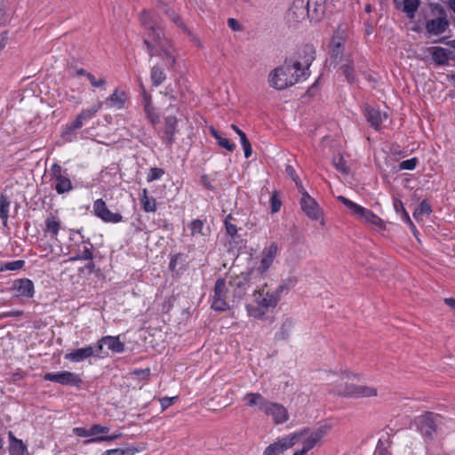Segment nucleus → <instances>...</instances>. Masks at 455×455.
Segmentation results:
<instances>
[{"label":"nucleus","instance_id":"f257e3e1","mask_svg":"<svg viewBox=\"0 0 455 455\" xmlns=\"http://www.w3.org/2000/svg\"><path fill=\"white\" fill-rule=\"evenodd\" d=\"M140 20L144 29V44L147 45L150 56L171 57L172 54V45L164 34L161 17L156 12L144 10L140 14Z\"/></svg>","mask_w":455,"mask_h":455},{"label":"nucleus","instance_id":"f03ea898","mask_svg":"<svg viewBox=\"0 0 455 455\" xmlns=\"http://www.w3.org/2000/svg\"><path fill=\"white\" fill-rule=\"evenodd\" d=\"M310 63L302 67L300 62L285 59L284 64L279 66L268 75L267 82L270 87L283 91L306 80L310 76Z\"/></svg>","mask_w":455,"mask_h":455},{"label":"nucleus","instance_id":"7ed1b4c3","mask_svg":"<svg viewBox=\"0 0 455 455\" xmlns=\"http://www.w3.org/2000/svg\"><path fill=\"white\" fill-rule=\"evenodd\" d=\"M243 399L247 400V406L258 407L267 416L272 417L275 424H282L288 420V411L283 405L267 400L259 393H248Z\"/></svg>","mask_w":455,"mask_h":455},{"label":"nucleus","instance_id":"20e7f679","mask_svg":"<svg viewBox=\"0 0 455 455\" xmlns=\"http://www.w3.org/2000/svg\"><path fill=\"white\" fill-rule=\"evenodd\" d=\"M337 200L343 204L349 211V213L355 216L358 220L371 225V228L376 230L386 229L385 222L372 211L354 203L343 196H339Z\"/></svg>","mask_w":455,"mask_h":455},{"label":"nucleus","instance_id":"39448f33","mask_svg":"<svg viewBox=\"0 0 455 455\" xmlns=\"http://www.w3.org/2000/svg\"><path fill=\"white\" fill-rule=\"evenodd\" d=\"M450 26L446 10L438 4L432 5L431 17L426 20L425 29L428 36H436L444 33Z\"/></svg>","mask_w":455,"mask_h":455},{"label":"nucleus","instance_id":"423d86ee","mask_svg":"<svg viewBox=\"0 0 455 455\" xmlns=\"http://www.w3.org/2000/svg\"><path fill=\"white\" fill-rule=\"evenodd\" d=\"M257 274L254 269H248L241 272L239 275H231L228 280V285L233 290V301L239 302L246 294L248 289L253 283V279Z\"/></svg>","mask_w":455,"mask_h":455},{"label":"nucleus","instance_id":"0eeeda50","mask_svg":"<svg viewBox=\"0 0 455 455\" xmlns=\"http://www.w3.org/2000/svg\"><path fill=\"white\" fill-rule=\"evenodd\" d=\"M103 103L99 101L90 108L83 109L77 116L70 123L67 124L65 129L61 132V137L66 140H72L75 131L80 129L84 122L91 120L102 108Z\"/></svg>","mask_w":455,"mask_h":455},{"label":"nucleus","instance_id":"6e6552de","mask_svg":"<svg viewBox=\"0 0 455 455\" xmlns=\"http://www.w3.org/2000/svg\"><path fill=\"white\" fill-rule=\"evenodd\" d=\"M443 421V416L434 412H427L415 419V425L424 437L432 440L435 433L441 428Z\"/></svg>","mask_w":455,"mask_h":455},{"label":"nucleus","instance_id":"1a4fd4ad","mask_svg":"<svg viewBox=\"0 0 455 455\" xmlns=\"http://www.w3.org/2000/svg\"><path fill=\"white\" fill-rule=\"evenodd\" d=\"M74 234H79L81 235V241L76 243L72 245L71 252L73 256L69 258L70 261H78V260H85V259H93L94 254L93 250L94 246L91 243L90 238H84V235H81V229L75 230L72 229L70 231V239L73 240L72 236Z\"/></svg>","mask_w":455,"mask_h":455},{"label":"nucleus","instance_id":"9d476101","mask_svg":"<svg viewBox=\"0 0 455 455\" xmlns=\"http://www.w3.org/2000/svg\"><path fill=\"white\" fill-rule=\"evenodd\" d=\"M50 177L54 180V189L59 195L68 193L73 189L68 169H63L54 163L50 169Z\"/></svg>","mask_w":455,"mask_h":455},{"label":"nucleus","instance_id":"9b49d317","mask_svg":"<svg viewBox=\"0 0 455 455\" xmlns=\"http://www.w3.org/2000/svg\"><path fill=\"white\" fill-rule=\"evenodd\" d=\"M228 289L224 278H218L214 284V295L212 301V308L215 311L224 312L229 309L226 301Z\"/></svg>","mask_w":455,"mask_h":455},{"label":"nucleus","instance_id":"f8f14e48","mask_svg":"<svg viewBox=\"0 0 455 455\" xmlns=\"http://www.w3.org/2000/svg\"><path fill=\"white\" fill-rule=\"evenodd\" d=\"M300 435L293 434L282 438L277 439L275 443L269 444L262 455H280L283 454L286 450L291 448L296 440Z\"/></svg>","mask_w":455,"mask_h":455},{"label":"nucleus","instance_id":"ddd939ff","mask_svg":"<svg viewBox=\"0 0 455 455\" xmlns=\"http://www.w3.org/2000/svg\"><path fill=\"white\" fill-rule=\"evenodd\" d=\"M93 214L104 222L118 223L123 220V216L119 212H112L107 207L106 202L100 198L93 203Z\"/></svg>","mask_w":455,"mask_h":455},{"label":"nucleus","instance_id":"4468645a","mask_svg":"<svg viewBox=\"0 0 455 455\" xmlns=\"http://www.w3.org/2000/svg\"><path fill=\"white\" fill-rule=\"evenodd\" d=\"M279 253V246L276 243L273 242L270 245L265 248L262 251V258L259 261V265L255 270V273L258 275L266 274L270 267L272 266L275 257Z\"/></svg>","mask_w":455,"mask_h":455},{"label":"nucleus","instance_id":"2eb2a0df","mask_svg":"<svg viewBox=\"0 0 455 455\" xmlns=\"http://www.w3.org/2000/svg\"><path fill=\"white\" fill-rule=\"evenodd\" d=\"M300 206L303 212L313 220H318L323 215L319 204L309 194H306L304 197H301Z\"/></svg>","mask_w":455,"mask_h":455},{"label":"nucleus","instance_id":"dca6fc26","mask_svg":"<svg viewBox=\"0 0 455 455\" xmlns=\"http://www.w3.org/2000/svg\"><path fill=\"white\" fill-rule=\"evenodd\" d=\"M178 132V118L175 116H167L164 117V125L161 139L164 140L168 147H172L175 142V135Z\"/></svg>","mask_w":455,"mask_h":455},{"label":"nucleus","instance_id":"f3484780","mask_svg":"<svg viewBox=\"0 0 455 455\" xmlns=\"http://www.w3.org/2000/svg\"><path fill=\"white\" fill-rule=\"evenodd\" d=\"M363 115L368 124L376 131L380 130L382 123L387 118L386 112H382L379 108L370 105H365Z\"/></svg>","mask_w":455,"mask_h":455},{"label":"nucleus","instance_id":"a211bd4d","mask_svg":"<svg viewBox=\"0 0 455 455\" xmlns=\"http://www.w3.org/2000/svg\"><path fill=\"white\" fill-rule=\"evenodd\" d=\"M307 0H294L288 12V18L293 22H301L309 20Z\"/></svg>","mask_w":455,"mask_h":455},{"label":"nucleus","instance_id":"6ab92c4d","mask_svg":"<svg viewBox=\"0 0 455 455\" xmlns=\"http://www.w3.org/2000/svg\"><path fill=\"white\" fill-rule=\"evenodd\" d=\"M344 33V31H337L334 33L329 45V52L331 57H339L346 54L347 41Z\"/></svg>","mask_w":455,"mask_h":455},{"label":"nucleus","instance_id":"aec40b11","mask_svg":"<svg viewBox=\"0 0 455 455\" xmlns=\"http://www.w3.org/2000/svg\"><path fill=\"white\" fill-rule=\"evenodd\" d=\"M12 290L16 291L17 297L30 299L35 294L34 283L28 278H20L14 280L12 283Z\"/></svg>","mask_w":455,"mask_h":455},{"label":"nucleus","instance_id":"412c9836","mask_svg":"<svg viewBox=\"0 0 455 455\" xmlns=\"http://www.w3.org/2000/svg\"><path fill=\"white\" fill-rule=\"evenodd\" d=\"M330 429V426L323 425L311 432L310 435L307 437L303 441V447L302 449L305 450L307 452H308L310 450H312L320 441L323 439V437L327 434V432Z\"/></svg>","mask_w":455,"mask_h":455},{"label":"nucleus","instance_id":"4be33fe9","mask_svg":"<svg viewBox=\"0 0 455 455\" xmlns=\"http://www.w3.org/2000/svg\"><path fill=\"white\" fill-rule=\"evenodd\" d=\"M310 21H319L325 12V0H307Z\"/></svg>","mask_w":455,"mask_h":455},{"label":"nucleus","instance_id":"5701e85b","mask_svg":"<svg viewBox=\"0 0 455 455\" xmlns=\"http://www.w3.org/2000/svg\"><path fill=\"white\" fill-rule=\"evenodd\" d=\"M395 5L406 14L410 20L415 18L416 12L421 4V0H394Z\"/></svg>","mask_w":455,"mask_h":455},{"label":"nucleus","instance_id":"b1692460","mask_svg":"<svg viewBox=\"0 0 455 455\" xmlns=\"http://www.w3.org/2000/svg\"><path fill=\"white\" fill-rule=\"evenodd\" d=\"M94 355V351L92 349V345H88L84 347L74 349L64 355V358L72 363H81Z\"/></svg>","mask_w":455,"mask_h":455},{"label":"nucleus","instance_id":"393cba45","mask_svg":"<svg viewBox=\"0 0 455 455\" xmlns=\"http://www.w3.org/2000/svg\"><path fill=\"white\" fill-rule=\"evenodd\" d=\"M253 297L257 304L264 307L266 309L275 307L279 302L278 295L274 294L273 292H267L263 296L261 291L254 290Z\"/></svg>","mask_w":455,"mask_h":455},{"label":"nucleus","instance_id":"a878e982","mask_svg":"<svg viewBox=\"0 0 455 455\" xmlns=\"http://www.w3.org/2000/svg\"><path fill=\"white\" fill-rule=\"evenodd\" d=\"M10 455H30L27 445L18 439L12 431L8 433Z\"/></svg>","mask_w":455,"mask_h":455},{"label":"nucleus","instance_id":"bb28decb","mask_svg":"<svg viewBox=\"0 0 455 455\" xmlns=\"http://www.w3.org/2000/svg\"><path fill=\"white\" fill-rule=\"evenodd\" d=\"M83 384L84 381L79 374L68 371H60V385L74 387L77 389H81Z\"/></svg>","mask_w":455,"mask_h":455},{"label":"nucleus","instance_id":"cd10ccee","mask_svg":"<svg viewBox=\"0 0 455 455\" xmlns=\"http://www.w3.org/2000/svg\"><path fill=\"white\" fill-rule=\"evenodd\" d=\"M127 100V96L124 91H120L119 89H116L111 95H109L106 100L105 104L109 107H115L118 109H121L124 107L125 101Z\"/></svg>","mask_w":455,"mask_h":455},{"label":"nucleus","instance_id":"c85d7f7f","mask_svg":"<svg viewBox=\"0 0 455 455\" xmlns=\"http://www.w3.org/2000/svg\"><path fill=\"white\" fill-rule=\"evenodd\" d=\"M45 228L44 232L49 234L52 239H56L60 229V222L58 218L52 214L44 220Z\"/></svg>","mask_w":455,"mask_h":455},{"label":"nucleus","instance_id":"c756f323","mask_svg":"<svg viewBox=\"0 0 455 455\" xmlns=\"http://www.w3.org/2000/svg\"><path fill=\"white\" fill-rule=\"evenodd\" d=\"M101 343H105V346L114 353L120 354L124 351V344L120 341L119 337L104 336L101 338Z\"/></svg>","mask_w":455,"mask_h":455},{"label":"nucleus","instance_id":"7c9ffc66","mask_svg":"<svg viewBox=\"0 0 455 455\" xmlns=\"http://www.w3.org/2000/svg\"><path fill=\"white\" fill-rule=\"evenodd\" d=\"M150 79L152 85L158 87L166 79L165 68L161 65H156L151 68Z\"/></svg>","mask_w":455,"mask_h":455},{"label":"nucleus","instance_id":"2f4dec72","mask_svg":"<svg viewBox=\"0 0 455 455\" xmlns=\"http://www.w3.org/2000/svg\"><path fill=\"white\" fill-rule=\"evenodd\" d=\"M140 204L143 211L146 212H155L157 209L156 199L148 196L147 188L142 189V193L140 195Z\"/></svg>","mask_w":455,"mask_h":455},{"label":"nucleus","instance_id":"473e14b6","mask_svg":"<svg viewBox=\"0 0 455 455\" xmlns=\"http://www.w3.org/2000/svg\"><path fill=\"white\" fill-rule=\"evenodd\" d=\"M210 133L217 140L219 146L226 148L229 152L235 150V145L230 142L228 139L223 138L214 127H210Z\"/></svg>","mask_w":455,"mask_h":455},{"label":"nucleus","instance_id":"72a5a7b5","mask_svg":"<svg viewBox=\"0 0 455 455\" xmlns=\"http://www.w3.org/2000/svg\"><path fill=\"white\" fill-rule=\"evenodd\" d=\"M293 327V322L290 318H286L283 323L279 329V331L275 333L276 340H285L290 337V332L291 328Z\"/></svg>","mask_w":455,"mask_h":455},{"label":"nucleus","instance_id":"f704fd0d","mask_svg":"<svg viewBox=\"0 0 455 455\" xmlns=\"http://www.w3.org/2000/svg\"><path fill=\"white\" fill-rule=\"evenodd\" d=\"M347 63L342 64L339 68L341 73L346 77L347 81L349 84H353L355 82L356 77L355 74V68L353 66V61L347 59Z\"/></svg>","mask_w":455,"mask_h":455},{"label":"nucleus","instance_id":"c9c22d12","mask_svg":"<svg viewBox=\"0 0 455 455\" xmlns=\"http://www.w3.org/2000/svg\"><path fill=\"white\" fill-rule=\"evenodd\" d=\"M358 386L352 383H345L338 387V394L342 396L355 398Z\"/></svg>","mask_w":455,"mask_h":455},{"label":"nucleus","instance_id":"e433bc0d","mask_svg":"<svg viewBox=\"0 0 455 455\" xmlns=\"http://www.w3.org/2000/svg\"><path fill=\"white\" fill-rule=\"evenodd\" d=\"M9 208H10V201L8 200V197L1 194L0 196V218L3 220V224L4 226L7 225V220L9 217Z\"/></svg>","mask_w":455,"mask_h":455},{"label":"nucleus","instance_id":"4c0bfd02","mask_svg":"<svg viewBox=\"0 0 455 455\" xmlns=\"http://www.w3.org/2000/svg\"><path fill=\"white\" fill-rule=\"evenodd\" d=\"M143 110L145 112L147 119L152 124V125H156L160 121V116L157 113L156 108L153 104L151 105H144Z\"/></svg>","mask_w":455,"mask_h":455},{"label":"nucleus","instance_id":"58836bf2","mask_svg":"<svg viewBox=\"0 0 455 455\" xmlns=\"http://www.w3.org/2000/svg\"><path fill=\"white\" fill-rule=\"evenodd\" d=\"M246 309L250 316L257 319H262L265 316L267 311L264 307L259 304H257V306L247 305Z\"/></svg>","mask_w":455,"mask_h":455},{"label":"nucleus","instance_id":"ea45409f","mask_svg":"<svg viewBox=\"0 0 455 455\" xmlns=\"http://www.w3.org/2000/svg\"><path fill=\"white\" fill-rule=\"evenodd\" d=\"M377 394H378L377 388H375L373 387L359 385L358 388H357V394H356L355 398L376 396Z\"/></svg>","mask_w":455,"mask_h":455},{"label":"nucleus","instance_id":"a19ab883","mask_svg":"<svg viewBox=\"0 0 455 455\" xmlns=\"http://www.w3.org/2000/svg\"><path fill=\"white\" fill-rule=\"evenodd\" d=\"M120 436H121L120 433L113 434L111 435H99V436H94V437H92L90 439L84 441V443L91 444V443H102V442H110V441L117 439Z\"/></svg>","mask_w":455,"mask_h":455},{"label":"nucleus","instance_id":"79ce46f5","mask_svg":"<svg viewBox=\"0 0 455 455\" xmlns=\"http://www.w3.org/2000/svg\"><path fill=\"white\" fill-rule=\"evenodd\" d=\"M138 450L134 447H128L126 449H111L105 451L101 455H134Z\"/></svg>","mask_w":455,"mask_h":455},{"label":"nucleus","instance_id":"37998d69","mask_svg":"<svg viewBox=\"0 0 455 455\" xmlns=\"http://www.w3.org/2000/svg\"><path fill=\"white\" fill-rule=\"evenodd\" d=\"M333 164L337 171L343 174H348L350 172L349 167L347 165V162L342 156H339L333 158Z\"/></svg>","mask_w":455,"mask_h":455},{"label":"nucleus","instance_id":"c03bdc74","mask_svg":"<svg viewBox=\"0 0 455 455\" xmlns=\"http://www.w3.org/2000/svg\"><path fill=\"white\" fill-rule=\"evenodd\" d=\"M432 212V207L427 200L424 199L420 202L419 207L413 212V217L418 218L420 215L427 214L429 215Z\"/></svg>","mask_w":455,"mask_h":455},{"label":"nucleus","instance_id":"a18cd8bd","mask_svg":"<svg viewBox=\"0 0 455 455\" xmlns=\"http://www.w3.org/2000/svg\"><path fill=\"white\" fill-rule=\"evenodd\" d=\"M164 174V170L158 167H152L147 175V181L153 182L160 180Z\"/></svg>","mask_w":455,"mask_h":455},{"label":"nucleus","instance_id":"49530a36","mask_svg":"<svg viewBox=\"0 0 455 455\" xmlns=\"http://www.w3.org/2000/svg\"><path fill=\"white\" fill-rule=\"evenodd\" d=\"M229 220H234V217L231 214H228L225 218L224 225H225L227 235L233 238L237 234V228H236L235 224L229 222Z\"/></svg>","mask_w":455,"mask_h":455},{"label":"nucleus","instance_id":"de8ad7c7","mask_svg":"<svg viewBox=\"0 0 455 455\" xmlns=\"http://www.w3.org/2000/svg\"><path fill=\"white\" fill-rule=\"evenodd\" d=\"M421 60H424L427 66L433 67L434 68H437L441 66L450 65V60L451 59H421Z\"/></svg>","mask_w":455,"mask_h":455},{"label":"nucleus","instance_id":"09e8293b","mask_svg":"<svg viewBox=\"0 0 455 455\" xmlns=\"http://www.w3.org/2000/svg\"><path fill=\"white\" fill-rule=\"evenodd\" d=\"M428 53L431 55V57H449V50L439 47V46H431L427 48Z\"/></svg>","mask_w":455,"mask_h":455},{"label":"nucleus","instance_id":"8fccbe9b","mask_svg":"<svg viewBox=\"0 0 455 455\" xmlns=\"http://www.w3.org/2000/svg\"><path fill=\"white\" fill-rule=\"evenodd\" d=\"M25 260L23 259H18L13 260L10 262L4 263V265L2 267V270H9V271H15L22 268L25 266Z\"/></svg>","mask_w":455,"mask_h":455},{"label":"nucleus","instance_id":"3c124183","mask_svg":"<svg viewBox=\"0 0 455 455\" xmlns=\"http://www.w3.org/2000/svg\"><path fill=\"white\" fill-rule=\"evenodd\" d=\"M419 159L417 157H412L411 159L402 161L399 164V170L412 171L417 167Z\"/></svg>","mask_w":455,"mask_h":455},{"label":"nucleus","instance_id":"603ef678","mask_svg":"<svg viewBox=\"0 0 455 455\" xmlns=\"http://www.w3.org/2000/svg\"><path fill=\"white\" fill-rule=\"evenodd\" d=\"M204 228V221L201 220H194L189 224V228L192 235H196L197 234H202Z\"/></svg>","mask_w":455,"mask_h":455},{"label":"nucleus","instance_id":"864d4df0","mask_svg":"<svg viewBox=\"0 0 455 455\" xmlns=\"http://www.w3.org/2000/svg\"><path fill=\"white\" fill-rule=\"evenodd\" d=\"M105 343H101V339H100L94 346L92 345V349L94 351V355L92 356L95 357H103V355L107 354L104 350Z\"/></svg>","mask_w":455,"mask_h":455},{"label":"nucleus","instance_id":"5fc2aeb1","mask_svg":"<svg viewBox=\"0 0 455 455\" xmlns=\"http://www.w3.org/2000/svg\"><path fill=\"white\" fill-rule=\"evenodd\" d=\"M86 77L92 87L98 88L106 84V80L104 77H100L99 79H97L92 73H86Z\"/></svg>","mask_w":455,"mask_h":455},{"label":"nucleus","instance_id":"6e6d98bb","mask_svg":"<svg viewBox=\"0 0 455 455\" xmlns=\"http://www.w3.org/2000/svg\"><path fill=\"white\" fill-rule=\"evenodd\" d=\"M241 145L243 147L245 158H249L252 154V148L250 140L247 137L242 136V140H240Z\"/></svg>","mask_w":455,"mask_h":455},{"label":"nucleus","instance_id":"4d7b16f0","mask_svg":"<svg viewBox=\"0 0 455 455\" xmlns=\"http://www.w3.org/2000/svg\"><path fill=\"white\" fill-rule=\"evenodd\" d=\"M271 212H277L281 208V201L278 198V194L275 191L270 197Z\"/></svg>","mask_w":455,"mask_h":455},{"label":"nucleus","instance_id":"13d9d810","mask_svg":"<svg viewBox=\"0 0 455 455\" xmlns=\"http://www.w3.org/2000/svg\"><path fill=\"white\" fill-rule=\"evenodd\" d=\"M315 54V48L311 44H306L303 45L301 52H299L300 57H312Z\"/></svg>","mask_w":455,"mask_h":455},{"label":"nucleus","instance_id":"bf43d9fd","mask_svg":"<svg viewBox=\"0 0 455 455\" xmlns=\"http://www.w3.org/2000/svg\"><path fill=\"white\" fill-rule=\"evenodd\" d=\"M298 283V278L294 275L288 276L282 281V284L286 288V292L292 289Z\"/></svg>","mask_w":455,"mask_h":455},{"label":"nucleus","instance_id":"052dcab7","mask_svg":"<svg viewBox=\"0 0 455 455\" xmlns=\"http://www.w3.org/2000/svg\"><path fill=\"white\" fill-rule=\"evenodd\" d=\"M319 81H320V76L311 84L310 87H308V89L306 92L307 96H308L309 98H313L318 93Z\"/></svg>","mask_w":455,"mask_h":455},{"label":"nucleus","instance_id":"680f3d73","mask_svg":"<svg viewBox=\"0 0 455 455\" xmlns=\"http://www.w3.org/2000/svg\"><path fill=\"white\" fill-rule=\"evenodd\" d=\"M44 380L52 381L60 384V371L59 372H47L43 376Z\"/></svg>","mask_w":455,"mask_h":455},{"label":"nucleus","instance_id":"e2e57ef3","mask_svg":"<svg viewBox=\"0 0 455 455\" xmlns=\"http://www.w3.org/2000/svg\"><path fill=\"white\" fill-rule=\"evenodd\" d=\"M109 431V427L106 426H101L99 424L92 425L91 427V434L92 435H96L97 434H107Z\"/></svg>","mask_w":455,"mask_h":455},{"label":"nucleus","instance_id":"0e129e2a","mask_svg":"<svg viewBox=\"0 0 455 455\" xmlns=\"http://www.w3.org/2000/svg\"><path fill=\"white\" fill-rule=\"evenodd\" d=\"M373 455H390V452L385 443L379 440Z\"/></svg>","mask_w":455,"mask_h":455},{"label":"nucleus","instance_id":"69168bd1","mask_svg":"<svg viewBox=\"0 0 455 455\" xmlns=\"http://www.w3.org/2000/svg\"><path fill=\"white\" fill-rule=\"evenodd\" d=\"M177 399H178V396H172V397L165 396V397H162L159 400L161 407H162V411H164L167 408H169L174 403V401H176Z\"/></svg>","mask_w":455,"mask_h":455},{"label":"nucleus","instance_id":"338daca9","mask_svg":"<svg viewBox=\"0 0 455 455\" xmlns=\"http://www.w3.org/2000/svg\"><path fill=\"white\" fill-rule=\"evenodd\" d=\"M73 433L79 437L92 436L91 434V427L89 429H86L84 427H75L73 429Z\"/></svg>","mask_w":455,"mask_h":455},{"label":"nucleus","instance_id":"774afa93","mask_svg":"<svg viewBox=\"0 0 455 455\" xmlns=\"http://www.w3.org/2000/svg\"><path fill=\"white\" fill-rule=\"evenodd\" d=\"M140 96L142 107L144 105L153 104L152 95L149 92H148L146 89H143V92H140Z\"/></svg>","mask_w":455,"mask_h":455}]
</instances>
